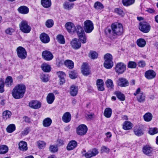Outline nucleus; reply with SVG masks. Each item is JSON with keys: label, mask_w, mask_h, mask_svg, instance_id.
I'll use <instances>...</instances> for the list:
<instances>
[{"label": "nucleus", "mask_w": 158, "mask_h": 158, "mask_svg": "<svg viewBox=\"0 0 158 158\" xmlns=\"http://www.w3.org/2000/svg\"><path fill=\"white\" fill-rule=\"evenodd\" d=\"M26 87L25 85L20 84L17 85L13 89L12 95L15 99L22 98L26 92Z\"/></svg>", "instance_id": "obj_1"}, {"label": "nucleus", "mask_w": 158, "mask_h": 158, "mask_svg": "<svg viewBox=\"0 0 158 158\" xmlns=\"http://www.w3.org/2000/svg\"><path fill=\"white\" fill-rule=\"evenodd\" d=\"M104 62L103 64L104 66L107 69H110L113 66L112 61L113 57L110 53H107L104 56Z\"/></svg>", "instance_id": "obj_2"}, {"label": "nucleus", "mask_w": 158, "mask_h": 158, "mask_svg": "<svg viewBox=\"0 0 158 158\" xmlns=\"http://www.w3.org/2000/svg\"><path fill=\"white\" fill-rule=\"evenodd\" d=\"M112 33L114 35H120L123 33V28L122 24L116 23L112 24L111 26Z\"/></svg>", "instance_id": "obj_3"}, {"label": "nucleus", "mask_w": 158, "mask_h": 158, "mask_svg": "<svg viewBox=\"0 0 158 158\" xmlns=\"http://www.w3.org/2000/svg\"><path fill=\"white\" fill-rule=\"evenodd\" d=\"M20 30L23 32L28 33L30 32L31 27L27 21L23 20L19 24Z\"/></svg>", "instance_id": "obj_4"}, {"label": "nucleus", "mask_w": 158, "mask_h": 158, "mask_svg": "<svg viewBox=\"0 0 158 158\" xmlns=\"http://www.w3.org/2000/svg\"><path fill=\"white\" fill-rule=\"evenodd\" d=\"M83 28L86 33H91L94 28L93 22L90 20H86L84 23Z\"/></svg>", "instance_id": "obj_5"}, {"label": "nucleus", "mask_w": 158, "mask_h": 158, "mask_svg": "<svg viewBox=\"0 0 158 158\" xmlns=\"http://www.w3.org/2000/svg\"><path fill=\"white\" fill-rule=\"evenodd\" d=\"M17 55L21 59H25L27 56V52L25 49L22 47L19 46L16 49Z\"/></svg>", "instance_id": "obj_6"}, {"label": "nucleus", "mask_w": 158, "mask_h": 158, "mask_svg": "<svg viewBox=\"0 0 158 158\" xmlns=\"http://www.w3.org/2000/svg\"><path fill=\"white\" fill-rule=\"evenodd\" d=\"M150 26L149 24L146 22H140L139 24V29L142 32L147 33L148 32L150 29Z\"/></svg>", "instance_id": "obj_7"}, {"label": "nucleus", "mask_w": 158, "mask_h": 158, "mask_svg": "<svg viewBox=\"0 0 158 158\" xmlns=\"http://www.w3.org/2000/svg\"><path fill=\"white\" fill-rule=\"evenodd\" d=\"M134 95L135 96H137V100L139 102H142L144 101L145 95L143 93L141 92L140 88L137 89L135 92L134 93Z\"/></svg>", "instance_id": "obj_8"}, {"label": "nucleus", "mask_w": 158, "mask_h": 158, "mask_svg": "<svg viewBox=\"0 0 158 158\" xmlns=\"http://www.w3.org/2000/svg\"><path fill=\"white\" fill-rule=\"evenodd\" d=\"M99 152L98 149L94 148L89 150L86 153L83 154V156L86 158H91L98 155Z\"/></svg>", "instance_id": "obj_9"}, {"label": "nucleus", "mask_w": 158, "mask_h": 158, "mask_svg": "<svg viewBox=\"0 0 158 158\" xmlns=\"http://www.w3.org/2000/svg\"><path fill=\"white\" fill-rule=\"evenodd\" d=\"M126 69V65L123 63L120 62L117 64L115 67V71L118 74L123 73Z\"/></svg>", "instance_id": "obj_10"}, {"label": "nucleus", "mask_w": 158, "mask_h": 158, "mask_svg": "<svg viewBox=\"0 0 158 158\" xmlns=\"http://www.w3.org/2000/svg\"><path fill=\"white\" fill-rule=\"evenodd\" d=\"M87 131V128L86 125L82 124L79 126L77 128V133L79 135H82L86 134Z\"/></svg>", "instance_id": "obj_11"}, {"label": "nucleus", "mask_w": 158, "mask_h": 158, "mask_svg": "<svg viewBox=\"0 0 158 158\" xmlns=\"http://www.w3.org/2000/svg\"><path fill=\"white\" fill-rule=\"evenodd\" d=\"M43 58L45 60L50 61L53 58V56L52 53L48 50L44 51L42 53Z\"/></svg>", "instance_id": "obj_12"}, {"label": "nucleus", "mask_w": 158, "mask_h": 158, "mask_svg": "<svg viewBox=\"0 0 158 158\" xmlns=\"http://www.w3.org/2000/svg\"><path fill=\"white\" fill-rule=\"evenodd\" d=\"M117 84L120 87H124L128 85V81L124 78H119L117 81Z\"/></svg>", "instance_id": "obj_13"}, {"label": "nucleus", "mask_w": 158, "mask_h": 158, "mask_svg": "<svg viewBox=\"0 0 158 158\" xmlns=\"http://www.w3.org/2000/svg\"><path fill=\"white\" fill-rule=\"evenodd\" d=\"M81 72L83 75L87 76L90 73L89 68L88 64L84 63L81 66Z\"/></svg>", "instance_id": "obj_14"}, {"label": "nucleus", "mask_w": 158, "mask_h": 158, "mask_svg": "<svg viewBox=\"0 0 158 158\" xmlns=\"http://www.w3.org/2000/svg\"><path fill=\"white\" fill-rule=\"evenodd\" d=\"M65 27L68 31L71 33L74 32L75 27L73 23L71 22L67 23L65 25Z\"/></svg>", "instance_id": "obj_15"}, {"label": "nucleus", "mask_w": 158, "mask_h": 158, "mask_svg": "<svg viewBox=\"0 0 158 158\" xmlns=\"http://www.w3.org/2000/svg\"><path fill=\"white\" fill-rule=\"evenodd\" d=\"M71 44L72 48L75 49H78L81 46V44L79 40L77 39H74L71 42Z\"/></svg>", "instance_id": "obj_16"}, {"label": "nucleus", "mask_w": 158, "mask_h": 158, "mask_svg": "<svg viewBox=\"0 0 158 158\" xmlns=\"http://www.w3.org/2000/svg\"><path fill=\"white\" fill-rule=\"evenodd\" d=\"M156 76V73L152 70L147 71L145 74V77L148 79H152L154 78Z\"/></svg>", "instance_id": "obj_17"}, {"label": "nucleus", "mask_w": 158, "mask_h": 158, "mask_svg": "<svg viewBox=\"0 0 158 158\" xmlns=\"http://www.w3.org/2000/svg\"><path fill=\"white\" fill-rule=\"evenodd\" d=\"M41 103L38 101H32L29 103V106L33 109H38L41 107Z\"/></svg>", "instance_id": "obj_18"}, {"label": "nucleus", "mask_w": 158, "mask_h": 158, "mask_svg": "<svg viewBox=\"0 0 158 158\" xmlns=\"http://www.w3.org/2000/svg\"><path fill=\"white\" fill-rule=\"evenodd\" d=\"M153 148L149 145L144 146L143 148V153L147 155H150L153 151Z\"/></svg>", "instance_id": "obj_19"}, {"label": "nucleus", "mask_w": 158, "mask_h": 158, "mask_svg": "<svg viewBox=\"0 0 158 158\" xmlns=\"http://www.w3.org/2000/svg\"><path fill=\"white\" fill-rule=\"evenodd\" d=\"M57 73L60 79V85L63 84L65 81V78L66 77V75L65 73L62 71H59L57 72Z\"/></svg>", "instance_id": "obj_20"}, {"label": "nucleus", "mask_w": 158, "mask_h": 158, "mask_svg": "<svg viewBox=\"0 0 158 158\" xmlns=\"http://www.w3.org/2000/svg\"><path fill=\"white\" fill-rule=\"evenodd\" d=\"M78 89L77 86L74 85H72L70 87V94L73 96H76L77 94Z\"/></svg>", "instance_id": "obj_21"}, {"label": "nucleus", "mask_w": 158, "mask_h": 158, "mask_svg": "<svg viewBox=\"0 0 158 158\" xmlns=\"http://www.w3.org/2000/svg\"><path fill=\"white\" fill-rule=\"evenodd\" d=\"M96 85L98 90L103 91L105 88L104 86V83L102 80L98 79L96 81Z\"/></svg>", "instance_id": "obj_22"}, {"label": "nucleus", "mask_w": 158, "mask_h": 158, "mask_svg": "<svg viewBox=\"0 0 158 158\" xmlns=\"http://www.w3.org/2000/svg\"><path fill=\"white\" fill-rule=\"evenodd\" d=\"M18 11L19 13L22 14H27L29 12V9L26 6H22L18 8Z\"/></svg>", "instance_id": "obj_23"}, {"label": "nucleus", "mask_w": 158, "mask_h": 158, "mask_svg": "<svg viewBox=\"0 0 158 158\" xmlns=\"http://www.w3.org/2000/svg\"><path fill=\"white\" fill-rule=\"evenodd\" d=\"M40 39L41 41L44 43H47L50 41L48 35L45 33H42L40 35Z\"/></svg>", "instance_id": "obj_24"}, {"label": "nucleus", "mask_w": 158, "mask_h": 158, "mask_svg": "<svg viewBox=\"0 0 158 158\" xmlns=\"http://www.w3.org/2000/svg\"><path fill=\"white\" fill-rule=\"evenodd\" d=\"M77 146V143L75 140H72L68 143L67 149L68 150H71L73 149Z\"/></svg>", "instance_id": "obj_25"}, {"label": "nucleus", "mask_w": 158, "mask_h": 158, "mask_svg": "<svg viewBox=\"0 0 158 158\" xmlns=\"http://www.w3.org/2000/svg\"><path fill=\"white\" fill-rule=\"evenodd\" d=\"M55 99L54 95L52 93H49L46 97L47 102L49 104H51L53 103Z\"/></svg>", "instance_id": "obj_26"}, {"label": "nucleus", "mask_w": 158, "mask_h": 158, "mask_svg": "<svg viewBox=\"0 0 158 158\" xmlns=\"http://www.w3.org/2000/svg\"><path fill=\"white\" fill-rule=\"evenodd\" d=\"M63 121L65 123H69L71 119V115L69 112L65 113L62 118Z\"/></svg>", "instance_id": "obj_27"}, {"label": "nucleus", "mask_w": 158, "mask_h": 158, "mask_svg": "<svg viewBox=\"0 0 158 158\" xmlns=\"http://www.w3.org/2000/svg\"><path fill=\"white\" fill-rule=\"evenodd\" d=\"M19 149L23 151H25L27 150V144L25 141H21L20 142L19 144Z\"/></svg>", "instance_id": "obj_28"}, {"label": "nucleus", "mask_w": 158, "mask_h": 158, "mask_svg": "<svg viewBox=\"0 0 158 158\" xmlns=\"http://www.w3.org/2000/svg\"><path fill=\"white\" fill-rule=\"evenodd\" d=\"M75 32H76L77 33L78 36L85 33L82 27L79 25H77L75 27V30L74 31Z\"/></svg>", "instance_id": "obj_29"}, {"label": "nucleus", "mask_w": 158, "mask_h": 158, "mask_svg": "<svg viewBox=\"0 0 158 158\" xmlns=\"http://www.w3.org/2000/svg\"><path fill=\"white\" fill-rule=\"evenodd\" d=\"M134 132L135 134L138 136H140L143 134L142 129L139 127H135Z\"/></svg>", "instance_id": "obj_30"}, {"label": "nucleus", "mask_w": 158, "mask_h": 158, "mask_svg": "<svg viewBox=\"0 0 158 158\" xmlns=\"http://www.w3.org/2000/svg\"><path fill=\"white\" fill-rule=\"evenodd\" d=\"M118 98L120 101H123L125 100V97L124 95L120 91H116L114 93Z\"/></svg>", "instance_id": "obj_31"}, {"label": "nucleus", "mask_w": 158, "mask_h": 158, "mask_svg": "<svg viewBox=\"0 0 158 158\" xmlns=\"http://www.w3.org/2000/svg\"><path fill=\"white\" fill-rule=\"evenodd\" d=\"M42 70L45 72H48L51 71L50 66L46 63H43L41 65Z\"/></svg>", "instance_id": "obj_32"}, {"label": "nucleus", "mask_w": 158, "mask_h": 158, "mask_svg": "<svg viewBox=\"0 0 158 158\" xmlns=\"http://www.w3.org/2000/svg\"><path fill=\"white\" fill-rule=\"evenodd\" d=\"M52 123V119L49 118H47L43 121V125L45 127H48L51 125Z\"/></svg>", "instance_id": "obj_33"}, {"label": "nucleus", "mask_w": 158, "mask_h": 158, "mask_svg": "<svg viewBox=\"0 0 158 158\" xmlns=\"http://www.w3.org/2000/svg\"><path fill=\"white\" fill-rule=\"evenodd\" d=\"M74 6L73 3H70L69 2H65L63 5L64 8L66 10H69L72 9Z\"/></svg>", "instance_id": "obj_34"}, {"label": "nucleus", "mask_w": 158, "mask_h": 158, "mask_svg": "<svg viewBox=\"0 0 158 158\" xmlns=\"http://www.w3.org/2000/svg\"><path fill=\"white\" fill-rule=\"evenodd\" d=\"M132 127V124L130 122L125 121L123 124V128L126 130L131 129Z\"/></svg>", "instance_id": "obj_35"}, {"label": "nucleus", "mask_w": 158, "mask_h": 158, "mask_svg": "<svg viewBox=\"0 0 158 158\" xmlns=\"http://www.w3.org/2000/svg\"><path fill=\"white\" fill-rule=\"evenodd\" d=\"M41 4L42 6L45 8H48L51 5V0H41Z\"/></svg>", "instance_id": "obj_36"}, {"label": "nucleus", "mask_w": 158, "mask_h": 158, "mask_svg": "<svg viewBox=\"0 0 158 158\" xmlns=\"http://www.w3.org/2000/svg\"><path fill=\"white\" fill-rule=\"evenodd\" d=\"M137 44L140 47H144L146 44L145 40L143 39H139L137 40Z\"/></svg>", "instance_id": "obj_37"}, {"label": "nucleus", "mask_w": 158, "mask_h": 158, "mask_svg": "<svg viewBox=\"0 0 158 158\" xmlns=\"http://www.w3.org/2000/svg\"><path fill=\"white\" fill-rule=\"evenodd\" d=\"M13 83V79L12 77L9 76L6 79L5 84L7 87L10 86Z\"/></svg>", "instance_id": "obj_38"}, {"label": "nucleus", "mask_w": 158, "mask_h": 158, "mask_svg": "<svg viewBox=\"0 0 158 158\" xmlns=\"http://www.w3.org/2000/svg\"><path fill=\"white\" fill-rule=\"evenodd\" d=\"M64 65L70 69H72L74 67L73 62L71 60H66L64 62Z\"/></svg>", "instance_id": "obj_39"}, {"label": "nucleus", "mask_w": 158, "mask_h": 158, "mask_svg": "<svg viewBox=\"0 0 158 158\" xmlns=\"http://www.w3.org/2000/svg\"><path fill=\"white\" fill-rule=\"evenodd\" d=\"M8 150V147L5 145L0 146V154H4L7 152Z\"/></svg>", "instance_id": "obj_40"}, {"label": "nucleus", "mask_w": 158, "mask_h": 158, "mask_svg": "<svg viewBox=\"0 0 158 158\" xmlns=\"http://www.w3.org/2000/svg\"><path fill=\"white\" fill-rule=\"evenodd\" d=\"M106 85L107 87L110 89H113L114 87V84L113 81L110 79H108L106 81Z\"/></svg>", "instance_id": "obj_41"}, {"label": "nucleus", "mask_w": 158, "mask_h": 158, "mask_svg": "<svg viewBox=\"0 0 158 158\" xmlns=\"http://www.w3.org/2000/svg\"><path fill=\"white\" fill-rule=\"evenodd\" d=\"M135 0H123L122 3L125 6H128L133 4L135 2Z\"/></svg>", "instance_id": "obj_42"}, {"label": "nucleus", "mask_w": 158, "mask_h": 158, "mask_svg": "<svg viewBox=\"0 0 158 158\" xmlns=\"http://www.w3.org/2000/svg\"><path fill=\"white\" fill-rule=\"evenodd\" d=\"M12 114L10 111L8 110H6L3 113V117L5 119H7L10 118Z\"/></svg>", "instance_id": "obj_43"}, {"label": "nucleus", "mask_w": 158, "mask_h": 158, "mask_svg": "<svg viewBox=\"0 0 158 158\" xmlns=\"http://www.w3.org/2000/svg\"><path fill=\"white\" fill-rule=\"evenodd\" d=\"M152 117V114L150 113H146L143 116L144 120L147 122H149L151 121Z\"/></svg>", "instance_id": "obj_44"}, {"label": "nucleus", "mask_w": 158, "mask_h": 158, "mask_svg": "<svg viewBox=\"0 0 158 158\" xmlns=\"http://www.w3.org/2000/svg\"><path fill=\"white\" fill-rule=\"evenodd\" d=\"M79 39L80 41L83 44H85L86 42L87 38L85 36V33H84L78 36Z\"/></svg>", "instance_id": "obj_45"}, {"label": "nucleus", "mask_w": 158, "mask_h": 158, "mask_svg": "<svg viewBox=\"0 0 158 158\" xmlns=\"http://www.w3.org/2000/svg\"><path fill=\"white\" fill-rule=\"evenodd\" d=\"M49 150L52 153H54L58 151V147L56 145H50L49 148Z\"/></svg>", "instance_id": "obj_46"}, {"label": "nucleus", "mask_w": 158, "mask_h": 158, "mask_svg": "<svg viewBox=\"0 0 158 158\" xmlns=\"http://www.w3.org/2000/svg\"><path fill=\"white\" fill-rule=\"evenodd\" d=\"M15 129V127L14 124H11L10 125L7 127L6 131L7 132L9 133H11L14 131Z\"/></svg>", "instance_id": "obj_47"}, {"label": "nucleus", "mask_w": 158, "mask_h": 158, "mask_svg": "<svg viewBox=\"0 0 158 158\" xmlns=\"http://www.w3.org/2000/svg\"><path fill=\"white\" fill-rule=\"evenodd\" d=\"M158 133V129L156 127L150 128L149 130V133L152 135H153Z\"/></svg>", "instance_id": "obj_48"}, {"label": "nucleus", "mask_w": 158, "mask_h": 158, "mask_svg": "<svg viewBox=\"0 0 158 158\" xmlns=\"http://www.w3.org/2000/svg\"><path fill=\"white\" fill-rule=\"evenodd\" d=\"M40 79L44 82H47L49 80L48 75L47 74H42L41 75Z\"/></svg>", "instance_id": "obj_49"}, {"label": "nucleus", "mask_w": 158, "mask_h": 158, "mask_svg": "<svg viewBox=\"0 0 158 158\" xmlns=\"http://www.w3.org/2000/svg\"><path fill=\"white\" fill-rule=\"evenodd\" d=\"M94 7L96 9L100 10L104 8L103 5L99 2H97L95 3Z\"/></svg>", "instance_id": "obj_50"}, {"label": "nucleus", "mask_w": 158, "mask_h": 158, "mask_svg": "<svg viewBox=\"0 0 158 158\" xmlns=\"http://www.w3.org/2000/svg\"><path fill=\"white\" fill-rule=\"evenodd\" d=\"M57 40L58 42L60 44H64L65 41L64 36L61 35H58L57 37Z\"/></svg>", "instance_id": "obj_51"}, {"label": "nucleus", "mask_w": 158, "mask_h": 158, "mask_svg": "<svg viewBox=\"0 0 158 158\" xmlns=\"http://www.w3.org/2000/svg\"><path fill=\"white\" fill-rule=\"evenodd\" d=\"M112 114L111 109H105L104 114L106 118H110Z\"/></svg>", "instance_id": "obj_52"}, {"label": "nucleus", "mask_w": 158, "mask_h": 158, "mask_svg": "<svg viewBox=\"0 0 158 158\" xmlns=\"http://www.w3.org/2000/svg\"><path fill=\"white\" fill-rule=\"evenodd\" d=\"M69 75L70 77L72 79L77 78V73L75 71H71L69 72Z\"/></svg>", "instance_id": "obj_53"}, {"label": "nucleus", "mask_w": 158, "mask_h": 158, "mask_svg": "<svg viewBox=\"0 0 158 158\" xmlns=\"http://www.w3.org/2000/svg\"><path fill=\"white\" fill-rule=\"evenodd\" d=\"M46 143L44 141H39L37 142V145L38 148L40 149H43L45 147Z\"/></svg>", "instance_id": "obj_54"}, {"label": "nucleus", "mask_w": 158, "mask_h": 158, "mask_svg": "<svg viewBox=\"0 0 158 158\" xmlns=\"http://www.w3.org/2000/svg\"><path fill=\"white\" fill-rule=\"evenodd\" d=\"M53 21L52 19L48 20L45 23L46 26L48 28L52 27L53 26Z\"/></svg>", "instance_id": "obj_55"}, {"label": "nucleus", "mask_w": 158, "mask_h": 158, "mask_svg": "<svg viewBox=\"0 0 158 158\" xmlns=\"http://www.w3.org/2000/svg\"><path fill=\"white\" fill-rule=\"evenodd\" d=\"M89 56L92 59H94L97 58L98 54L94 51H90L89 54Z\"/></svg>", "instance_id": "obj_56"}, {"label": "nucleus", "mask_w": 158, "mask_h": 158, "mask_svg": "<svg viewBox=\"0 0 158 158\" xmlns=\"http://www.w3.org/2000/svg\"><path fill=\"white\" fill-rule=\"evenodd\" d=\"M115 12L118 15L123 17L124 15V13L122 9L119 8H116L114 10Z\"/></svg>", "instance_id": "obj_57"}, {"label": "nucleus", "mask_w": 158, "mask_h": 158, "mask_svg": "<svg viewBox=\"0 0 158 158\" xmlns=\"http://www.w3.org/2000/svg\"><path fill=\"white\" fill-rule=\"evenodd\" d=\"M127 66L129 68H135L136 66V64L134 62L130 61L128 63Z\"/></svg>", "instance_id": "obj_58"}, {"label": "nucleus", "mask_w": 158, "mask_h": 158, "mask_svg": "<svg viewBox=\"0 0 158 158\" xmlns=\"http://www.w3.org/2000/svg\"><path fill=\"white\" fill-rule=\"evenodd\" d=\"M4 82L3 81H0V93H2L4 91Z\"/></svg>", "instance_id": "obj_59"}, {"label": "nucleus", "mask_w": 158, "mask_h": 158, "mask_svg": "<svg viewBox=\"0 0 158 158\" xmlns=\"http://www.w3.org/2000/svg\"><path fill=\"white\" fill-rule=\"evenodd\" d=\"M109 149L105 146H102L101 148V151L102 153L109 152Z\"/></svg>", "instance_id": "obj_60"}, {"label": "nucleus", "mask_w": 158, "mask_h": 158, "mask_svg": "<svg viewBox=\"0 0 158 158\" xmlns=\"http://www.w3.org/2000/svg\"><path fill=\"white\" fill-rule=\"evenodd\" d=\"M14 31V30L13 29L9 28L6 30V32L7 34L11 35Z\"/></svg>", "instance_id": "obj_61"}, {"label": "nucleus", "mask_w": 158, "mask_h": 158, "mask_svg": "<svg viewBox=\"0 0 158 158\" xmlns=\"http://www.w3.org/2000/svg\"><path fill=\"white\" fill-rule=\"evenodd\" d=\"M145 63L143 61H139L138 64V65L139 66L141 67H143L145 65Z\"/></svg>", "instance_id": "obj_62"}, {"label": "nucleus", "mask_w": 158, "mask_h": 158, "mask_svg": "<svg viewBox=\"0 0 158 158\" xmlns=\"http://www.w3.org/2000/svg\"><path fill=\"white\" fill-rule=\"evenodd\" d=\"M57 142L58 143V144L60 146L64 145V141L61 139H58Z\"/></svg>", "instance_id": "obj_63"}, {"label": "nucleus", "mask_w": 158, "mask_h": 158, "mask_svg": "<svg viewBox=\"0 0 158 158\" xmlns=\"http://www.w3.org/2000/svg\"><path fill=\"white\" fill-rule=\"evenodd\" d=\"M29 132L28 128H26L25 129L24 131L22 132V134L23 135H27Z\"/></svg>", "instance_id": "obj_64"}]
</instances>
